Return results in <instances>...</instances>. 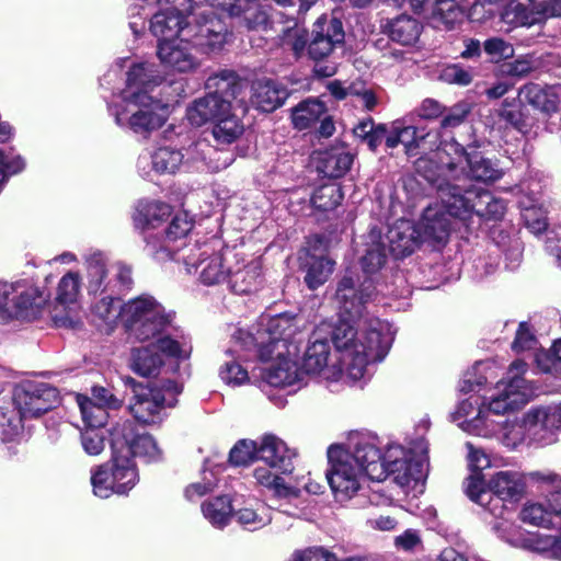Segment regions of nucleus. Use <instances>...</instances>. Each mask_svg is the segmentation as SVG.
Masks as SVG:
<instances>
[{
  "label": "nucleus",
  "instance_id": "obj_1",
  "mask_svg": "<svg viewBox=\"0 0 561 561\" xmlns=\"http://www.w3.org/2000/svg\"><path fill=\"white\" fill-rule=\"evenodd\" d=\"M329 468L325 477L335 501L343 503L354 497L366 479L382 481L393 474L402 488H414L428 473L427 444L420 440L409 451L391 445L381 455L375 439L352 435L345 445L331 446L328 450Z\"/></svg>",
  "mask_w": 561,
  "mask_h": 561
},
{
  "label": "nucleus",
  "instance_id": "obj_2",
  "mask_svg": "<svg viewBox=\"0 0 561 561\" xmlns=\"http://www.w3.org/2000/svg\"><path fill=\"white\" fill-rule=\"evenodd\" d=\"M396 330L388 321L371 319L358 332L348 320L334 327L321 323L313 331L304 355L305 376L319 375L337 380L343 371L353 380L365 376L367 365L388 354Z\"/></svg>",
  "mask_w": 561,
  "mask_h": 561
},
{
  "label": "nucleus",
  "instance_id": "obj_3",
  "mask_svg": "<svg viewBox=\"0 0 561 561\" xmlns=\"http://www.w3.org/2000/svg\"><path fill=\"white\" fill-rule=\"evenodd\" d=\"M162 81L156 65L140 62L127 73L126 87L108 105V111L121 127L135 133L160 128L168 118V106L152 94Z\"/></svg>",
  "mask_w": 561,
  "mask_h": 561
},
{
  "label": "nucleus",
  "instance_id": "obj_4",
  "mask_svg": "<svg viewBox=\"0 0 561 561\" xmlns=\"http://www.w3.org/2000/svg\"><path fill=\"white\" fill-rule=\"evenodd\" d=\"M439 153V163L430 158H420L415 162L416 172L436 188L438 183H450L449 180L470 178L481 182H494L503 175L494 162L479 153H468L455 138L442 140Z\"/></svg>",
  "mask_w": 561,
  "mask_h": 561
},
{
  "label": "nucleus",
  "instance_id": "obj_5",
  "mask_svg": "<svg viewBox=\"0 0 561 561\" xmlns=\"http://www.w3.org/2000/svg\"><path fill=\"white\" fill-rule=\"evenodd\" d=\"M194 3H207L210 7L219 8L230 15L240 13L239 0H135L128 10L129 27L139 36L145 31V12L147 8L156 3L161 4V9L150 19L149 30L151 34L161 42H171L178 39L181 32L186 34L187 14Z\"/></svg>",
  "mask_w": 561,
  "mask_h": 561
},
{
  "label": "nucleus",
  "instance_id": "obj_6",
  "mask_svg": "<svg viewBox=\"0 0 561 561\" xmlns=\"http://www.w3.org/2000/svg\"><path fill=\"white\" fill-rule=\"evenodd\" d=\"M186 270L198 271V279L205 286H215L228 280L229 288L237 295L245 293V252L242 249H225L216 252L209 244L191 250L183 256Z\"/></svg>",
  "mask_w": 561,
  "mask_h": 561
},
{
  "label": "nucleus",
  "instance_id": "obj_7",
  "mask_svg": "<svg viewBox=\"0 0 561 561\" xmlns=\"http://www.w3.org/2000/svg\"><path fill=\"white\" fill-rule=\"evenodd\" d=\"M437 193L448 215L459 219L469 231L483 221L501 220L506 210L503 199L480 187L463 190L457 184L438 183Z\"/></svg>",
  "mask_w": 561,
  "mask_h": 561
},
{
  "label": "nucleus",
  "instance_id": "obj_8",
  "mask_svg": "<svg viewBox=\"0 0 561 561\" xmlns=\"http://www.w3.org/2000/svg\"><path fill=\"white\" fill-rule=\"evenodd\" d=\"M205 87L209 92L195 100L186 111L193 126L215 123L221 115H228L233 110H241V114H245L243 82L234 71L221 70L210 76Z\"/></svg>",
  "mask_w": 561,
  "mask_h": 561
},
{
  "label": "nucleus",
  "instance_id": "obj_9",
  "mask_svg": "<svg viewBox=\"0 0 561 561\" xmlns=\"http://www.w3.org/2000/svg\"><path fill=\"white\" fill-rule=\"evenodd\" d=\"M124 432L130 434L128 427L110 430L111 461L91 471L93 493L100 499H108L113 493L127 494L139 481L135 459L127 454Z\"/></svg>",
  "mask_w": 561,
  "mask_h": 561
},
{
  "label": "nucleus",
  "instance_id": "obj_10",
  "mask_svg": "<svg viewBox=\"0 0 561 561\" xmlns=\"http://www.w3.org/2000/svg\"><path fill=\"white\" fill-rule=\"evenodd\" d=\"M527 477L545 502L527 501L519 512L520 520L541 528L561 527V476L542 470L528 472Z\"/></svg>",
  "mask_w": 561,
  "mask_h": 561
},
{
  "label": "nucleus",
  "instance_id": "obj_11",
  "mask_svg": "<svg viewBox=\"0 0 561 561\" xmlns=\"http://www.w3.org/2000/svg\"><path fill=\"white\" fill-rule=\"evenodd\" d=\"M171 323V316L151 296L142 295L124 305V324L129 335L139 342L169 337L164 331Z\"/></svg>",
  "mask_w": 561,
  "mask_h": 561
},
{
  "label": "nucleus",
  "instance_id": "obj_12",
  "mask_svg": "<svg viewBox=\"0 0 561 561\" xmlns=\"http://www.w3.org/2000/svg\"><path fill=\"white\" fill-rule=\"evenodd\" d=\"M273 347H261L259 357L262 362H271L266 368H253L251 378L259 376L273 387H287L305 380V374L297 363V343L276 341Z\"/></svg>",
  "mask_w": 561,
  "mask_h": 561
},
{
  "label": "nucleus",
  "instance_id": "obj_13",
  "mask_svg": "<svg viewBox=\"0 0 561 561\" xmlns=\"http://www.w3.org/2000/svg\"><path fill=\"white\" fill-rule=\"evenodd\" d=\"M560 413L556 409L539 408L528 411L522 420L505 422L496 421L499 439L504 446L515 449L527 440L546 439V433L559 427Z\"/></svg>",
  "mask_w": 561,
  "mask_h": 561
},
{
  "label": "nucleus",
  "instance_id": "obj_14",
  "mask_svg": "<svg viewBox=\"0 0 561 561\" xmlns=\"http://www.w3.org/2000/svg\"><path fill=\"white\" fill-rule=\"evenodd\" d=\"M526 369V363L520 359L511 364L507 378L499 381L492 394L484 398L488 419L514 412L529 401L530 388L523 377Z\"/></svg>",
  "mask_w": 561,
  "mask_h": 561
},
{
  "label": "nucleus",
  "instance_id": "obj_15",
  "mask_svg": "<svg viewBox=\"0 0 561 561\" xmlns=\"http://www.w3.org/2000/svg\"><path fill=\"white\" fill-rule=\"evenodd\" d=\"M182 386L168 380L161 387L139 386L134 390L129 402V411L134 417L146 424L157 423L162 419V411L176 403V397L182 392Z\"/></svg>",
  "mask_w": 561,
  "mask_h": 561
},
{
  "label": "nucleus",
  "instance_id": "obj_16",
  "mask_svg": "<svg viewBox=\"0 0 561 561\" xmlns=\"http://www.w3.org/2000/svg\"><path fill=\"white\" fill-rule=\"evenodd\" d=\"M148 342L131 352V369L141 377L158 376L167 357L185 359L191 353V346L171 337H158Z\"/></svg>",
  "mask_w": 561,
  "mask_h": 561
},
{
  "label": "nucleus",
  "instance_id": "obj_17",
  "mask_svg": "<svg viewBox=\"0 0 561 561\" xmlns=\"http://www.w3.org/2000/svg\"><path fill=\"white\" fill-rule=\"evenodd\" d=\"M186 36L195 49L202 54L219 51L229 41L227 25L216 16L211 9L187 14Z\"/></svg>",
  "mask_w": 561,
  "mask_h": 561
},
{
  "label": "nucleus",
  "instance_id": "obj_18",
  "mask_svg": "<svg viewBox=\"0 0 561 561\" xmlns=\"http://www.w3.org/2000/svg\"><path fill=\"white\" fill-rule=\"evenodd\" d=\"M375 287L370 278L363 282L353 273H346L337 283L335 299L340 310L348 316L350 320L360 318L366 305L373 299Z\"/></svg>",
  "mask_w": 561,
  "mask_h": 561
},
{
  "label": "nucleus",
  "instance_id": "obj_19",
  "mask_svg": "<svg viewBox=\"0 0 561 561\" xmlns=\"http://www.w3.org/2000/svg\"><path fill=\"white\" fill-rule=\"evenodd\" d=\"M453 420L461 430L477 436L491 437L499 431L496 421L488 419L484 398L476 394H471L458 404Z\"/></svg>",
  "mask_w": 561,
  "mask_h": 561
},
{
  "label": "nucleus",
  "instance_id": "obj_20",
  "mask_svg": "<svg viewBox=\"0 0 561 561\" xmlns=\"http://www.w3.org/2000/svg\"><path fill=\"white\" fill-rule=\"evenodd\" d=\"M14 401L23 417H37L59 403V394L48 383L27 381L16 389Z\"/></svg>",
  "mask_w": 561,
  "mask_h": 561
},
{
  "label": "nucleus",
  "instance_id": "obj_21",
  "mask_svg": "<svg viewBox=\"0 0 561 561\" xmlns=\"http://www.w3.org/2000/svg\"><path fill=\"white\" fill-rule=\"evenodd\" d=\"M296 457V449L288 447L284 440L274 435H265L260 442H248V462L261 459L284 474L293 472V460Z\"/></svg>",
  "mask_w": 561,
  "mask_h": 561
},
{
  "label": "nucleus",
  "instance_id": "obj_22",
  "mask_svg": "<svg viewBox=\"0 0 561 561\" xmlns=\"http://www.w3.org/2000/svg\"><path fill=\"white\" fill-rule=\"evenodd\" d=\"M345 33L340 19L323 14L313 24L312 38L308 54L313 60L329 57L335 48L344 43Z\"/></svg>",
  "mask_w": 561,
  "mask_h": 561
},
{
  "label": "nucleus",
  "instance_id": "obj_23",
  "mask_svg": "<svg viewBox=\"0 0 561 561\" xmlns=\"http://www.w3.org/2000/svg\"><path fill=\"white\" fill-rule=\"evenodd\" d=\"M196 53L188 38L161 42L157 45V56L161 65L176 73H191L201 67V59Z\"/></svg>",
  "mask_w": 561,
  "mask_h": 561
},
{
  "label": "nucleus",
  "instance_id": "obj_24",
  "mask_svg": "<svg viewBox=\"0 0 561 561\" xmlns=\"http://www.w3.org/2000/svg\"><path fill=\"white\" fill-rule=\"evenodd\" d=\"M527 474L518 471H499L491 477L488 482L492 503L489 512L492 515H502L505 513L504 501L517 502L524 494L526 488Z\"/></svg>",
  "mask_w": 561,
  "mask_h": 561
},
{
  "label": "nucleus",
  "instance_id": "obj_25",
  "mask_svg": "<svg viewBox=\"0 0 561 561\" xmlns=\"http://www.w3.org/2000/svg\"><path fill=\"white\" fill-rule=\"evenodd\" d=\"M37 297V289L26 282L0 283V321L26 316Z\"/></svg>",
  "mask_w": 561,
  "mask_h": 561
},
{
  "label": "nucleus",
  "instance_id": "obj_26",
  "mask_svg": "<svg viewBox=\"0 0 561 561\" xmlns=\"http://www.w3.org/2000/svg\"><path fill=\"white\" fill-rule=\"evenodd\" d=\"M128 427L130 434L124 432L127 440V454L130 457H139L147 463L160 462L163 460V450L154 437L147 433H138L134 422L129 420L118 421L111 430Z\"/></svg>",
  "mask_w": 561,
  "mask_h": 561
},
{
  "label": "nucleus",
  "instance_id": "obj_27",
  "mask_svg": "<svg viewBox=\"0 0 561 561\" xmlns=\"http://www.w3.org/2000/svg\"><path fill=\"white\" fill-rule=\"evenodd\" d=\"M445 211L448 213L442 203L440 207L428 206L424 210L421 221L416 225L422 243L442 244L447 241L450 231V219Z\"/></svg>",
  "mask_w": 561,
  "mask_h": 561
},
{
  "label": "nucleus",
  "instance_id": "obj_28",
  "mask_svg": "<svg viewBox=\"0 0 561 561\" xmlns=\"http://www.w3.org/2000/svg\"><path fill=\"white\" fill-rule=\"evenodd\" d=\"M401 135V144L404 145L405 153L410 157L416 154V149L434 150V157L439 163V146L440 141L447 139L439 130H428L417 128L415 126H404L399 121Z\"/></svg>",
  "mask_w": 561,
  "mask_h": 561
},
{
  "label": "nucleus",
  "instance_id": "obj_29",
  "mask_svg": "<svg viewBox=\"0 0 561 561\" xmlns=\"http://www.w3.org/2000/svg\"><path fill=\"white\" fill-rule=\"evenodd\" d=\"M233 345L226 352L228 359L220 370L221 379L231 387H240L245 382V369L242 366L245 353L244 332L241 328L231 335Z\"/></svg>",
  "mask_w": 561,
  "mask_h": 561
},
{
  "label": "nucleus",
  "instance_id": "obj_30",
  "mask_svg": "<svg viewBox=\"0 0 561 561\" xmlns=\"http://www.w3.org/2000/svg\"><path fill=\"white\" fill-rule=\"evenodd\" d=\"M389 251L396 257L410 255L421 243V233L416 225L409 220H398L388 230L386 236Z\"/></svg>",
  "mask_w": 561,
  "mask_h": 561
},
{
  "label": "nucleus",
  "instance_id": "obj_31",
  "mask_svg": "<svg viewBox=\"0 0 561 561\" xmlns=\"http://www.w3.org/2000/svg\"><path fill=\"white\" fill-rule=\"evenodd\" d=\"M251 104L261 112L270 113L282 106L288 98L286 88L272 79H260L252 83Z\"/></svg>",
  "mask_w": 561,
  "mask_h": 561
},
{
  "label": "nucleus",
  "instance_id": "obj_32",
  "mask_svg": "<svg viewBox=\"0 0 561 561\" xmlns=\"http://www.w3.org/2000/svg\"><path fill=\"white\" fill-rule=\"evenodd\" d=\"M85 288L89 295L115 293L116 285L108 277L106 257L101 252H94L85 259Z\"/></svg>",
  "mask_w": 561,
  "mask_h": 561
},
{
  "label": "nucleus",
  "instance_id": "obj_33",
  "mask_svg": "<svg viewBox=\"0 0 561 561\" xmlns=\"http://www.w3.org/2000/svg\"><path fill=\"white\" fill-rule=\"evenodd\" d=\"M302 322V318L287 313L266 319L265 333L268 335V341L262 340L261 347L272 348L276 341L296 343L294 339Z\"/></svg>",
  "mask_w": 561,
  "mask_h": 561
},
{
  "label": "nucleus",
  "instance_id": "obj_34",
  "mask_svg": "<svg viewBox=\"0 0 561 561\" xmlns=\"http://www.w3.org/2000/svg\"><path fill=\"white\" fill-rule=\"evenodd\" d=\"M184 160L181 150L172 147H160L151 154H141L138 158L137 165L146 172L147 165L151 163L152 170L160 174H174Z\"/></svg>",
  "mask_w": 561,
  "mask_h": 561
},
{
  "label": "nucleus",
  "instance_id": "obj_35",
  "mask_svg": "<svg viewBox=\"0 0 561 561\" xmlns=\"http://www.w3.org/2000/svg\"><path fill=\"white\" fill-rule=\"evenodd\" d=\"M172 214L169 204L160 201H140L137 204L134 221L142 229L158 228Z\"/></svg>",
  "mask_w": 561,
  "mask_h": 561
},
{
  "label": "nucleus",
  "instance_id": "obj_36",
  "mask_svg": "<svg viewBox=\"0 0 561 561\" xmlns=\"http://www.w3.org/2000/svg\"><path fill=\"white\" fill-rule=\"evenodd\" d=\"M422 28V24L416 19L402 14L389 22L388 35L393 42L409 46L416 43Z\"/></svg>",
  "mask_w": 561,
  "mask_h": 561
},
{
  "label": "nucleus",
  "instance_id": "obj_37",
  "mask_svg": "<svg viewBox=\"0 0 561 561\" xmlns=\"http://www.w3.org/2000/svg\"><path fill=\"white\" fill-rule=\"evenodd\" d=\"M325 110L323 102L317 99H307L293 110V124L300 130L310 128L324 116Z\"/></svg>",
  "mask_w": 561,
  "mask_h": 561
},
{
  "label": "nucleus",
  "instance_id": "obj_38",
  "mask_svg": "<svg viewBox=\"0 0 561 561\" xmlns=\"http://www.w3.org/2000/svg\"><path fill=\"white\" fill-rule=\"evenodd\" d=\"M352 162L353 157L351 153L341 150H332L322 154L318 170L327 178L337 179L350 170Z\"/></svg>",
  "mask_w": 561,
  "mask_h": 561
},
{
  "label": "nucleus",
  "instance_id": "obj_39",
  "mask_svg": "<svg viewBox=\"0 0 561 561\" xmlns=\"http://www.w3.org/2000/svg\"><path fill=\"white\" fill-rule=\"evenodd\" d=\"M231 499L227 495L217 496L202 505L204 517L217 528H224L230 520L233 506Z\"/></svg>",
  "mask_w": 561,
  "mask_h": 561
},
{
  "label": "nucleus",
  "instance_id": "obj_40",
  "mask_svg": "<svg viewBox=\"0 0 561 561\" xmlns=\"http://www.w3.org/2000/svg\"><path fill=\"white\" fill-rule=\"evenodd\" d=\"M530 0H512L501 13L502 20L512 25H531L540 22L541 16L530 8Z\"/></svg>",
  "mask_w": 561,
  "mask_h": 561
},
{
  "label": "nucleus",
  "instance_id": "obj_41",
  "mask_svg": "<svg viewBox=\"0 0 561 561\" xmlns=\"http://www.w3.org/2000/svg\"><path fill=\"white\" fill-rule=\"evenodd\" d=\"M114 294H104L92 307L94 318L110 328L116 323L118 318L124 322V305H121Z\"/></svg>",
  "mask_w": 561,
  "mask_h": 561
},
{
  "label": "nucleus",
  "instance_id": "obj_42",
  "mask_svg": "<svg viewBox=\"0 0 561 561\" xmlns=\"http://www.w3.org/2000/svg\"><path fill=\"white\" fill-rule=\"evenodd\" d=\"M238 112L241 110L229 111L228 115H221L216 122L213 128V135L219 142L230 144L243 130L242 124L238 121Z\"/></svg>",
  "mask_w": 561,
  "mask_h": 561
},
{
  "label": "nucleus",
  "instance_id": "obj_43",
  "mask_svg": "<svg viewBox=\"0 0 561 561\" xmlns=\"http://www.w3.org/2000/svg\"><path fill=\"white\" fill-rule=\"evenodd\" d=\"M335 262L328 257H316L307 266L305 283L307 287L314 290L322 286L334 271Z\"/></svg>",
  "mask_w": 561,
  "mask_h": 561
},
{
  "label": "nucleus",
  "instance_id": "obj_44",
  "mask_svg": "<svg viewBox=\"0 0 561 561\" xmlns=\"http://www.w3.org/2000/svg\"><path fill=\"white\" fill-rule=\"evenodd\" d=\"M494 516L496 517V519L492 524L493 533L502 541H505L506 543L514 548L520 549L526 529L522 528L515 522L505 518L504 514Z\"/></svg>",
  "mask_w": 561,
  "mask_h": 561
},
{
  "label": "nucleus",
  "instance_id": "obj_45",
  "mask_svg": "<svg viewBox=\"0 0 561 561\" xmlns=\"http://www.w3.org/2000/svg\"><path fill=\"white\" fill-rule=\"evenodd\" d=\"M77 402L87 427L101 428L106 424L108 419V410L106 408L99 405L82 394L77 396Z\"/></svg>",
  "mask_w": 561,
  "mask_h": 561
},
{
  "label": "nucleus",
  "instance_id": "obj_46",
  "mask_svg": "<svg viewBox=\"0 0 561 561\" xmlns=\"http://www.w3.org/2000/svg\"><path fill=\"white\" fill-rule=\"evenodd\" d=\"M369 238L371 243L368 244L366 253L362 259V266L365 273L373 274L385 264L387 252L385 244L380 241V233L371 231Z\"/></svg>",
  "mask_w": 561,
  "mask_h": 561
},
{
  "label": "nucleus",
  "instance_id": "obj_47",
  "mask_svg": "<svg viewBox=\"0 0 561 561\" xmlns=\"http://www.w3.org/2000/svg\"><path fill=\"white\" fill-rule=\"evenodd\" d=\"M556 539L557 537L551 535L526 530L520 549L552 558Z\"/></svg>",
  "mask_w": 561,
  "mask_h": 561
},
{
  "label": "nucleus",
  "instance_id": "obj_48",
  "mask_svg": "<svg viewBox=\"0 0 561 561\" xmlns=\"http://www.w3.org/2000/svg\"><path fill=\"white\" fill-rule=\"evenodd\" d=\"M343 199L341 187L336 184H325L317 188L311 197L312 205L323 211L336 208Z\"/></svg>",
  "mask_w": 561,
  "mask_h": 561
},
{
  "label": "nucleus",
  "instance_id": "obj_49",
  "mask_svg": "<svg viewBox=\"0 0 561 561\" xmlns=\"http://www.w3.org/2000/svg\"><path fill=\"white\" fill-rule=\"evenodd\" d=\"M472 111L471 103L467 101H460L454 104L451 107L445 111V115L440 122L439 131L448 139L454 138L446 130L449 128H455L461 125L468 115Z\"/></svg>",
  "mask_w": 561,
  "mask_h": 561
},
{
  "label": "nucleus",
  "instance_id": "obj_50",
  "mask_svg": "<svg viewBox=\"0 0 561 561\" xmlns=\"http://www.w3.org/2000/svg\"><path fill=\"white\" fill-rule=\"evenodd\" d=\"M80 275L76 272H69L58 283L56 299L62 305L73 304L80 295Z\"/></svg>",
  "mask_w": 561,
  "mask_h": 561
},
{
  "label": "nucleus",
  "instance_id": "obj_51",
  "mask_svg": "<svg viewBox=\"0 0 561 561\" xmlns=\"http://www.w3.org/2000/svg\"><path fill=\"white\" fill-rule=\"evenodd\" d=\"M499 116L520 133H526L528 124L516 99H505L499 110Z\"/></svg>",
  "mask_w": 561,
  "mask_h": 561
},
{
  "label": "nucleus",
  "instance_id": "obj_52",
  "mask_svg": "<svg viewBox=\"0 0 561 561\" xmlns=\"http://www.w3.org/2000/svg\"><path fill=\"white\" fill-rule=\"evenodd\" d=\"M465 491L471 501L484 506L489 511L492 495L490 494V489L485 488L483 481L478 476H471L467 480Z\"/></svg>",
  "mask_w": 561,
  "mask_h": 561
},
{
  "label": "nucleus",
  "instance_id": "obj_53",
  "mask_svg": "<svg viewBox=\"0 0 561 561\" xmlns=\"http://www.w3.org/2000/svg\"><path fill=\"white\" fill-rule=\"evenodd\" d=\"M483 49L491 61L499 62L514 56V47L501 37H491L483 43Z\"/></svg>",
  "mask_w": 561,
  "mask_h": 561
},
{
  "label": "nucleus",
  "instance_id": "obj_54",
  "mask_svg": "<svg viewBox=\"0 0 561 561\" xmlns=\"http://www.w3.org/2000/svg\"><path fill=\"white\" fill-rule=\"evenodd\" d=\"M435 13L449 27L463 18V11L456 0H436Z\"/></svg>",
  "mask_w": 561,
  "mask_h": 561
},
{
  "label": "nucleus",
  "instance_id": "obj_55",
  "mask_svg": "<svg viewBox=\"0 0 561 561\" xmlns=\"http://www.w3.org/2000/svg\"><path fill=\"white\" fill-rule=\"evenodd\" d=\"M81 445L90 456L100 455L105 448V439L100 428L87 427L81 433Z\"/></svg>",
  "mask_w": 561,
  "mask_h": 561
},
{
  "label": "nucleus",
  "instance_id": "obj_56",
  "mask_svg": "<svg viewBox=\"0 0 561 561\" xmlns=\"http://www.w3.org/2000/svg\"><path fill=\"white\" fill-rule=\"evenodd\" d=\"M24 168L25 161L21 156L8 158L0 149V191L11 175L23 171Z\"/></svg>",
  "mask_w": 561,
  "mask_h": 561
},
{
  "label": "nucleus",
  "instance_id": "obj_57",
  "mask_svg": "<svg viewBox=\"0 0 561 561\" xmlns=\"http://www.w3.org/2000/svg\"><path fill=\"white\" fill-rule=\"evenodd\" d=\"M192 229V221L185 213H178L172 217L171 222L165 229V239L175 241L185 237Z\"/></svg>",
  "mask_w": 561,
  "mask_h": 561
},
{
  "label": "nucleus",
  "instance_id": "obj_58",
  "mask_svg": "<svg viewBox=\"0 0 561 561\" xmlns=\"http://www.w3.org/2000/svg\"><path fill=\"white\" fill-rule=\"evenodd\" d=\"M273 19V13L263 10L261 4L248 1V30L260 27L265 30Z\"/></svg>",
  "mask_w": 561,
  "mask_h": 561
},
{
  "label": "nucleus",
  "instance_id": "obj_59",
  "mask_svg": "<svg viewBox=\"0 0 561 561\" xmlns=\"http://www.w3.org/2000/svg\"><path fill=\"white\" fill-rule=\"evenodd\" d=\"M526 227L533 233H540L547 229L548 222L546 215L541 208L526 207L522 213Z\"/></svg>",
  "mask_w": 561,
  "mask_h": 561
},
{
  "label": "nucleus",
  "instance_id": "obj_60",
  "mask_svg": "<svg viewBox=\"0 0 561 561\" xmlns=\"http://www.w3.org/2000/svg\"><path fill=\"white\" fill-rule=\"evenodd\" d=\"M439 80L449 84L468 85L472 81V76L458 65H450L442 69Z\"/></svg>",
  "mask_w": 561,
  "mask_h": 561
},
{
  "label": "nucleus",
  "instance_id": "obj_61",
  "mask_svg": "<svg viewBox=\"0 0 561 561\" xmlns=\"http://www.w3.org/2000/svg\"><path fill=\"white\" fill-rule=\"evenodd\" d=\"M537 340L531 333L529 325L526 322H522L517 329L515 340L512 347L515 352H522L531 350L536 346Z\"/></svg>",
  "mask_w": 561,
  "mask_h": 561
},
{
  "label": "nucleus",
  "instance_id": "obj_62",
  "mask_svg": "<svg viewBox=\"0 0 561 561\" xmlns=\"http://www.w3.org/2000/svg\"><path fill=\"white\" fill-rule=\"evenodd\" d=\"M216 481L204 476V482H195L187 485L184 490V497L190 502H195L216 486Z\"/></svg>",
  "mask_w": 561,
  "mask_h": 561
},
{
  "label": "nucleus",
  "instance_id": "obj_63",
  "mask_svg": "<svg viewBox=\"0 0 561 561\" xmlns=\"http://www.w3.org/2000/svg\"><path fill=\"white\" fill-rule=\"evenodd\" d=\"M446 111V107L435 99L427 98L422 101L416 110L417 115L424 119H436Z\"/></svg>",
  "mask_w": 561,
  "mask_h": 561
},
{
  "label": "nucleus",
  "instance_id": "obj_64",
  "mask_svg": "<svg viewBox=\"0 0 561 561\" xmlns=\"http://www.w3.org/2000/svg\"><path fill=\"white\" fill-rule=\"evenodd\" d=\"M294 561H336V558L322 548H310L297 552L294 557Z\"/></svg>",
  "mask_w": 561,
  "mask_h": 561
}]
</instances>
